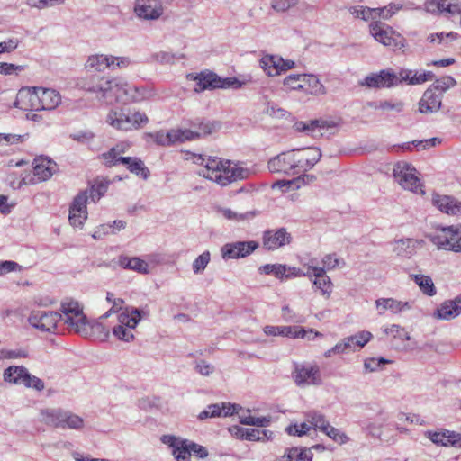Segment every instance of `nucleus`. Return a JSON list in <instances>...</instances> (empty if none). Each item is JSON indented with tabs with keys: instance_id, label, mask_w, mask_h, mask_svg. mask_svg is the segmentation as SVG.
Wrapping results in <instances>:
<instances>
[{
	"instance_id": "30",
	"label": "nucleus",
	"mask_w": 461,
	"mask_h": 461,
	"mask_svg": "<svg viewBox=\"0 0 461 461\" xmlns=\"http://www.w3.org/2000/svg\"><path fill=\"white\" fill-rule=\"evenodd\" d=\"M327 122L323 120H313L310 122H296L294 129L298 132H304L307 135L318 138L323 135L322 130L328 128Z\"/></svg>"
},
{
	"instance_id": "12",
	"label": "nucleus",
	"mask_w": 461,
	"mask_h": 461,
	"mask_svg": "<svg viewBox=\"0 0 461 461\" xmlns=\"http://www.w3.org/2000/svg\"><path fill=\"white\" fill-rule=\"evenodd\" d=\"M369 32L377 42L385 47L394 50L404 47L403 37L395 32L393 27L380 21H375L369 24Z\"/></svg>"
},
{
	"instance_id": "50",
	"label": "nucleus",
	"mask_w": 461,
	"mask_h": 461,
	"mask_svg": "<svg viewBox=\"0 0 461 461\" xmlns=\"http://www.w3.org/2000/svg\"><path fill=\"white\" fill-rule=\"evenodd\" d=\"M303 74H290L283 80V85L287 90H300L303 89L302 85Z\"/></svg>"
},
{
	"instance_id": "13",
	"label": "nucleus",
	"mask_w": 461,
	"mask_h": 461,
	"mask_svg": "<svg viewBox=\"0 0 461 461\" xmlns=\"http://www.w3.org/2000/svg\"><path fill=\"white\" fill-rule=\"evenodd\" d=\"M292 377L296 385L302 388L322 384L320 367L316 364H296Z\"/></svg>"
},
{
	"instance_id": "46",
	"label": "nucleus",
	"mask_w": 461,
	"mask_h": 461,
	"mask_svg": "<svg viewBox=\"0 0 461 461\" xmlns=\"http://www.w3.org/2000/svg\"><path fill=\"white\" fill-rule=\"evenodd\" d=\"M414 279L416 284L424 294L429 296H432L436 294L433 281L429 276L424 275H416Z\"/></svg>"
},
{
	"instance_id": "39",
	"label": "nucleus",
	"mask_w": 461,
	"mask_h": 461,
	"mask_svg": "<svg viewBox=\"0 0 461 461\" xmlns=\"http://www.w3.org/2000/svg\"><path fill=\"white\" fill-rule=\"evenodd\" d=\"M149 122L148 116L139 111L126 112L123 123V131H132L140 128Z\"/></svg>"
},
{
	"instance_id": "63",
	"label": "nucleus",
	"mask_w": 461,
	"mask_h": 461,
	"mask_svg": "<svg viewBox=\"0 0 461 461\" xmlns=\"http://www.w3.org/2000/svg\"><path fill=\"white\" fill-rule=\"evenodd\" d=\"M325 434L340 445L346 444L349 441V438L345 433L341 432L339 429L334 428L333 426H330Z\"/></svg>"
},
{
	"instance_id": "5",
	"label": "nucleus",
	"mask_w": 461,
	"mask_h": 461,
	"mask_svg": "<svg viewBox=\"0 0 461 461\" xmlns=\"http://www.w3.org/2000/svg\"><path fill=\"white\" fill-rule=\"evenodd\" d=\"M61 321L68 328L82 336H87L90 331V325L83 312V306L70 298L64 299L60 303Z\"/></svg>"
},
{
	"instance_id": "62",
	"label": "nucleus",
	"mask_w": 461,
	"mask_h": 461,
	"mask_svg": "<svg viewBox=\"0 0 461 461\" xmlns=\"http://www.w3.org/2000/svg\"><path fill=\"white\" fill-rule=\"evenodd\" d=\"M108 182H100L92 186L89 197L93 202L98 201L107 191Z\"/></svg>"
},
{
	"instance_id": "4",
	"label": "nucleus",
	"mask_w": 461,
	"mask_h": 461,
	"mask_svg": "<svg viewBox=\"0 0 461 461\" xmlns=\"http://www.w3.org/2000/svg\"><path fill=\"white\" fill-rule=\"evenodd\" d=\"M61 102L59 93L43 87H26L19 90L14 105L22 110L50 111Z\"/></svg>"
},
{
	"instance_id": "2",
	"label": "nucleus",
	"mask_w": 461,
	"mask_h": 461,
	"mask_svg": "<svg viewBox=\"0 0 461 461\" xmlns=\"http://www.w3.org/2000/svg\"><path fill=\"white\" fill-rule=\"evenodd\" d=\"M193 161L202 167L198 171L200 176L221 186H226L232 182L246 179L249 176L248 168L242 167L238 163L230 160L194 155Z\"/></svg>"
},
{
	"instance_id": "8",
	"label": "nucleus",
	"mask_w": 461,
	"mask_h": 461,
	"mask_svg": "<svg viewBox=\"0 0 461 461\" xmlns=\"http://www.w3.org/2000/svg\"><path fill=\"white\" fill-rule=\"evenodd\" d=\"M428 238L439 250L461 253V226L440 228Z\"/></svg>"
},
{
	"instance_id": "22",
	"label": "nucleus",
	"mask_w": 461,
	"mask_h": 461,
	"mask_svg": "<svg viewBox=\"0 0 461 461\" xmlns=\"http://www.w3.org/2000/svg\"><path fill=\"white\" fill-rule=\"evenodd\" d=\"M263 247L267 250H275L291 242V235L285 228L268 230L263 233Z\"/></svg>"
},
{
	"instance_id": "61",
	"label": "nucleus",
	"mask_w": 461,
	"mask_h": 461,
	"mask_svg": "<svg viewBox=\"0 0 461 461\" xmlns=\"http://www.w3.org/2000/svg\"><path fill=\"white\" fill-rule=\"evenodd\" d=\"M28 356L24 349L0 348V360L23 358Z\"/></svg>"
},
{
	"instance_id": "35",
	"label": "nucleus",
	"mask_w": 461,
	"mask_h": 461,
	"mask_svg": "<svg viewBox=\"0 0 461 461\" xmlns=\"http://www.w3.org/2000/svg\"><path fill=\"white\" fill-rule=\"evenodd\" d=\"M281 57L278 55L266 54L260 60L259 65L268 77H276L282 74Z\"/></svg>"
},
{
	"instance_id": "11",
	"label": "nucleus",
	"mask_w": 461,
	"mask_h": 461,
	"mask_svg": "<svg viewBox=\"0 0 461 461\" xmlns=\"http://www.w3.org/2000/svg\"><path fill=\"white\" fill-rule=\"evenodd\" d=\"M3 379L6 383L23 384L27 388H33L37 391L44 389V383L41 379L29 373L23 366H11L4 370Z\"/></svg>"
},
{
	"instance_id": "40",
	"label": "nucleus",
	"mask_w": 461,
	"mask_h": 461,
	"mask_svg": "<svg viewBox=\"0 0 461 461\" xmlns=\"http://www.w3.org/2000/svg\"><path fill=\"white\" fill-rule=\"evenodd\" d=\"M348 12L357 19H361L366 22L371 21V23L377 21L375 8L356 5L349 7Z\"/></svg>"
},
{
	"instance_id": "43",
	"label": "nucleus",
	"mask_w": 461,
	"mask_h": 461,
	"mask_svg": "<svg viewBox=\"0 0 461 461\" xmlns=\"http://www.w3.org/2000/svg\"><path fill=\"white\" fill-rule=\"evenodd\" d=\"M368 105L375 110L393 111L395 113H401L404 108L402 101L384 100L378 103H369Z\"/></svg>"
},
{
	"instance_id": "20",
	"label": "nucleus",
	"mask_w": 461,
	"mask_h": 461,
	"mask_svg": "<svg viewBox=\"0 0 461 461\" xmlns=\"http://www.w3.org/2000/svg\"><path fill=\"white\" fill-rule=\"evenodd\" d=\"M88 196L86 193H79L73 200L69 209V222L75 228H82L87 219V203Z\"/></svg>"
},
{
	"instance_id": "47",
	"label": "nucleus",
	"mask_w": 461,
	"mask_h": 461,
	"mask_svg": "<svg viewBox=\"0 0 461 461\" xmlns=\"http://www.w3.org/2000/svg\"><path fill=\"white\" fill-rule=\"evenodd\" d=\"M211 261V253L207 250L199 255L192 263V269L194 275L203 273Z\"/></svg>"
},
{
	"instance_id": "6",
	"label": "nucleus",
	"mask_w": 461,
	"mask_h": 461,
	"mask_svg": "<svg viewBox=\"0 0 461 461\" xmlns=\"http://www.w3.org/2000/svg\"><path fill=\"white\" fill-rule=\"evenodd\" d=\"M187 78L195 81V92L217 88L239 89L245 85V82H241L236 77H221L216 73L209 70L202 71L198 74H188Z\"/></svg>"
},
{
	"instance_id": "60",
	"label": "nucleus",
	"mask_w": 461,
	"mask_h": 461,
	"mask_svg": "<svg viewBox=\"0 0 461 461\" xmlns=\"http://www.w3.org/2000/svg\"><path fill=\"white\" fill-rule=\"evenodd\" d=\"M389 361L384 357H370L365 360L364 369L366 372L372 373L377 371L382 365L388 363Z\"/></svg>"
},
{
	"instance_id": "51",
	"label": "nucleus",
	"mask_w": 461,
	"mask_h": 461,
	"mask_svg": "<svg viewBox=\"0 0 461 461\" xmlns=\"http://www.w3.org/2000/svg\"><path fill=\"white\" fill-rule=\"evenodd\" d=\"M310 424L313 426L314 429H319L323 433H326L328 429L331 426L325 419L324 415L317 412L312 414Z\"/></svg>"
},
{
	"instance_id": "27",
	"label": "nucleus",
	"mask_w": 461,
	"mask_h": 461,
	"mask_svg": "<svg viewBox=\"0 0 461 461\" xmlns=\"http://www.w3.org/2000/svg\"><path fill=\"white\" fill-rule=\"evenodd\" d=\"M442 95L438 94L432 88L429 87L423 94L419 102V111L421 113H432L438 112L442 104Z\"/></svg>"
},
{
	"instance_id": "59",
	"label": "nucleus",
	"mask_w": 461,
	"mask_h": 461,
	"mask_svg": "<svg viewBox=\"0 0 461 461\" xmlns=\"http://www.w3.org/2000/svg\"><path fill=\"white\" fill-rule=\"evenodd\" d=\"M444 1L443 0H428L424 4V9L427 13L432 14L444 15Z\"/></svg>"
},
{
	"instance_id": "44",
	"label": "nucleus",
	"mask_w": 461,
	"mask_h": 461,
	"mask_svg": "<svg viewBox=\"0 0 461 461\" xmlns=\"http://www.w3.org/2000/svg\"><path fill=\"white\" fill-rule=\"evenodd\" d=\"M287 272L286 265L282 264H266L258 268L259 274L273 275L278 279H283Z\"/></svg>"
},
{
	"instance_id": "10",
	"label": "nucleus",
	"mask_w": 461,
	"mask_h": 461,
	"mask_svg": "<svg viewBox=\"0 0 461 461\" xmlns=\"http://www.w3.org/2000/svg\"><path fill=\"white\" fill-rule=\"evenodd\" d=\"M394 180L405 190L415 194H424L425 191L417 176L416 169L405 161H399L393 168Z\"/></svg>"
},
{
	"instance_id": "55",
	"label": "nucleus",
	"mask_w": 461,
	"mask_h": 461,
	"mask_svg": "<svg viewBox=\"0 0 461 461\" xmlns=\"http://www.w3.org/2000/svg\"><path fill=\"white\" fill-rule=\"evenodd\" d=\"M131 330L123 325H117L113 329V333L118 339L130 342L134 339Z\"/></svg>"
},
{
	"instance_id": "16",
	"label": "nucleus",
	"mask_w": 461,
	"mask_h": 461,
	"mask_svg": "<svg viewBox=\"0 0 461 461\" xmlns=\"http://www.w3.org/2000/svg\"><path fill=\"white\" fill-rule=\"evenodd\" d=\"M133 12L141 21H155L164 14V7L161 0H136Z\"/></svg>"
},
{
	"instance_id": "17",
	"label": "nucleus",
	"mask_w": 461,
	"mask_h": 461,
	"mask_svg": "<svg viewBox=\"0 0 461 461\" xmlns=\"http://www.w3.org/2000/svg\"><path fill=\"white\" fill-rule=\"evenodd\" d=\"M219 127L215 122H201L195 131L189 129H172L175 143L193 140L212 133Z\"/></svg>"
},
{
	"instance_id": "28",
	"label": "nucleus",
	"mask_w": 461,
	"mask_h": 461,
	"mask_svg": "<svg viewBox=\"0 0 461 461\" xmlns=\"http://www.w3.org/2000/svg\"><path fill=\"white\" fill-rule=\"evenodd\" d=\"M56 171L57 164L47 158H36L33 161V175L38 182L47 181Z\"/></svg>"
},
{
	"instance_id": "3",
	"label": "nucleus",
	"mask_w": 461,
	"mask_h": 461,
	"mask_svg": "<svg viewBox=\"0 0 461 461\" xmlns=\"http://www.w3.org/2000/svg\"><path fill=\"white\" fill-rule=\"evenodd\" d=\"M82 87L108 104L124 103L134 98L135 88L119 77H94L85 82Z\"/></svg>"
},
{
	"instance_id": "64",
	"label": "nucleus",
	"mask_w": 461,
	"mask_h": 461,
	"mask_svg": "<svg viewBox=\"0 0 461 461\" xmlns=\"http://www.w3.org/2000/svg\"><path fill=\"white\" fill-rule=\"evenodd\" d=\"M311 429V424L303 422L300 424H293L288 426L285 430L289 435L293 436H303L307 434Z\"/></svg>"
},
{
	"instance_id": "15",
	"label": "nucleus",
	"mask_w": 461,
	"mask_h": 461,
	"mask_svg": "<svg viewBox=\"0 0 461 461\" xmlns=\"http://www.w3.org/2000/svg\"><path fill=\"white\" fill-rule=\"evenodd\" d=\"M258 247L255 240L229 242L221 248V256L225 260L239 259L251 255Z\"/></svg>"
},
{
	"instance_id": "53",
	"label": "nucleus",
	"mask_w": 461,
	"mask_h": 461,
	"mask_svg": "<svg viewBox=\"0 0 461 461\" xmlns=\"http://www.w3.org/2000/svg\"><path fill=\"white\" fill-rule=\"evenodd\" d=\"M444 15L455 16L461 14V0H443Z\"/></svg>"
},
{
	"instance_id": "45",
	"label": "nucleus",
	"mask_w": 461,
	"mask_h": 461,
	"mask_svg": "<svg viewBox=\"0 0 461 461\" xmlns=\"http://www.w3.org/2000/svg\"><path fill=\"white\" fill-rule=\"evenodd\" d=\"M456 85V81L451 76H446L434 81L430 88L435 92L438 91V94H443L448 89L454 87Z\"/></svg>"
},
{
	"instance_id": "14",
	"label": "nucleus",
	"mask_w": 461,
	"mask_h": 461,
	"mask_svg": "<svg viewBox=\"0 0 461 461\" xmlns=\"http://www.w3.org/2000/svg\"><path fill=\"white\" fill-rule=\"evenodd\" d=\"M60 321L59 312L46 310L32 311L28 318L32 327L44 332H54Z\"/></svg>"
},
{
	"instance_id": "36",
	"label": "nucleus",
	"mask_w": 461,
	"mask_h": 461,
	"mask_svg": "<svg viewBox=\"0 0 461 461\" xmlns=\"http://www.w3.org/2000/svg\"><path fill=\"white\" fill-rule=\"evenodd\" d=\"M461 298L447 301L442 303L437 310V317L441 320L449 321L461 313Z\"/></svg>"
},
{
	"instance_id": "58",
	"label": "nucleus",
	"mask_w": 461,
	"mask_h": 461,
	"mask_svg": "<svg viewBox=\"0 0 461 461\" xmlns=\"http://www.w3.org/2000/svg\"><path fill=\"white\" fill-rule=\"evenodd\" d=\"M356 347L355 337L351 335L338 342L335 345V350L341 351L343 354L348 351H354Z\"/></svg>"
},
{
	"instance_id": "25",
	"label": "nucleus",
	"mask_w": 461,
	"mask_h": 461,
	"mask_svg": "<svg viewBox=\"0 0 461 461\" xmlns=\"http://www.w3.org/2000/svg\"><path fill=\"white\" fill-rule=\"evenodd\" d=\"M434 74L430 71L419 72L408 68H402L397 74V86L405 82L408 85H420L432 80Z\"/></svg>"
},
{
	"instance_id": "52",
	"label": "nucleus",
	"mask_w": 461,
	"mask_h": 461,
	"mask_svg": "<svg viewBox=\"0 0 461 461\" xmlns=\"http://www.w3.org/2000/svg\"><path fill=\"white\" fill-rule=\"evenodd\" d=\"M151 137L157 144L161 146H169L175 144L174 135L172 134L171 130L167 132L163 131H157L154 134H151Z\"/></svg>"
},
{
	"instance_id": "34",
	"label": "nucleus",
	"mask_w": 461,
	"mask_h": 461,
	"mask_svg": "<svg viewBox=\"0 0 461 461\" xmlns=\"http://www.w3.org/2000/svg\"><path fill=\"white\" fill-rule=\"evenodd\" d=\"M118 264L124 269L133 270L139 274L146 275L150 272L149 264L138 257L121 256L118 259Z\"/></svg>"
},
{
	"instance_id": "19",
	"label": "nucleus",
	"mask_w": 461,
	"mask_h": 461,
	"mask_svg": "<svg viewBox=\"0 0 461 461\" xmlns=\"http://www.w3.org/2000/svg\"><path fill=\"white\" fill-rule=\"evenodd\" d=\"M360 85L369 88H391L397 86V74L386 69L371 73L360 82Z\"/></svg>"
},
{
	"instance_id": "24",
	"label": "nucleus",
	"mask_w": 461,
	"mask_h": 461,
	"mask_svg": "<svg viewBox=\"0 0 461 461\" xmlns=\"http://www.w3.org/2000/svg\"><path fill=\"white\" fill-rule=\"evenodd\" d=\"M240 410H241V407L237 404H230L224 402L221 404H211L208 405L205 410L200 412L198 418L200 420H204L207 418L227 417L231 416L234 413H239Z\"/></svg>"
},
{
	"instance_id": "48",
	"label": "nucleus",
	"mask_w": 461,
	"mask_h": 461,
	"mask_svg": "<svg viewBox=\"0 0 461 461\" xmlns=\"http://www.w3.org/2000/svg\"><path fill=\"white\" fill-rule=\"evenodd\" d=\"M402 8V5L391 3L387 6L375 8L376 20L379 18L388 20Z\"/></svg>"
},
{
	"instance_id": "49",
	"label": "nucleus",
	"mask_w": 461,
	"mask_h": 461,
	"mask_svg": "<svg viewBox=\"0 0 461 461\" xmlns=\"http://www.w3.org/2000/svg\"><path fill=\"white\" fill-rule=\"evenodd\" d=\"M384 332L387 336H391L393 338H397V339H401L402 341L410 339V335L405 330V329L402 328L401 326H399L397 324H392V325H390L388 327H385L384 329Z\"/></svg>"
},
{
	"instance_id": "21",
	"label": "nucleus",
	"mask_w": 461,
	"mask_h": 461,
	"mask_svg": "<svg viewBox=\"0 0 461 461\" xmlns=\"http://www.w3.org/2000/svg\"><path fill=\"white\" fill-rule=\"evenodd\" d=\"M309 270H312V278L310 280L315 290L319 291L323 298L330 299L333 291V283L324 268L309 266Z\"/></svg>"
},
{
	"instance_id": "29",
	"label": "nucleus",
	"mask_w": 461,
	"mask_h": 461,
	"mask_svg": "<svg viewBox=\"0 0 461 461\" xmlns=\"http://www.w3.org/2000/svg\"><path fill=\"white\" fill-rule=\"evenodd\" d=\"M216 213L219 217L229 221L233 223L246 222L258 214L257 211H247L245 212H239L228 207H217Z\"/></svg>"
},
{
	"instance_id": "18",
	"label": "nucleus",
	"mask_w": 461,
	"mask_h": 461,
	"mask_svg": "<svg viewBox=\"0 0 461 461\" xmlns=\"http://www.w3.org/2000/svg\"><path fill=\"white\" fill-rule=\"evenodd\" d=\"M162 441L172 448L185 450L189 452V455H194L198 458H205L208 456V451L204 447L188 439H183L172 435H165L162 438Z\"/></svg>"
},
{
	"instance_id": "1",
	"label": "nucleus",
	"mask_w": 461,
	"mask_h": 461,
	"mask_svg": "<svg viewBox=\"0 0 461 461\" xmlns=\"http://www.w3.org/2000/svg\"><path fill=\"white\" fill-rule=\"evenodd\" d=\"M321 158L319 148L294 149L272 158L267 167L273 173L294 176L312 169Z\"/></svg>"
},
{
	"instance_id": "31",
	"label": "nucleus",
	"mask_w": 461,
	"mask_h": 461,
	"mask_svg": "<svg viewBox=\"0 0 461 461\" xmlns=\"http://www.w3.org/2000/svg\"><path fill=\"white\" fill-rule=\"evenodd\" d=\"M302 91L312 95H324L327 93L326 87L321 84L319 77L312 74H303Z\"/></svg>"
},
{
	"instance_id": "38",
	"label": "nucleus",
	"mask_w": 461,
	"mask_h": 461,
	"mask_svg": "<svg viewBox=\"0 0 461 461\" xmlns=\"http://www.w3.org/2000/svg\"><path fill=\"white\" fill-rule=\"evenodd\" d=\"M113 66V56L104 54H95L88 57L85 68L87 70L104 71L107 68Z\"/></svg>"
},
{
	"instance_id": "7",
	"label": "nucleus",
	"mask_w": 461,
	"mask_h": 461,
	"mask_svg": "<svg viewBox=\"0 0 461 461\" xmlns=\"http://www.w3.org/2000/svg\"><path fill=\"white\" fill-rule=\"evenodd\" d=\"M41 416L44 423L55 428L81 430L85 427L84 419L69 411L46 409L41 411Z\"/></svg>"
},
{
	"instance_id": "33",
	"label": "nucleus",
	"mask_w": 461,
	"mask_h": 461,
	"mask_svg": "<svg viewBox=\"0 0 461 461\" xmlns=\"http://www.w3.org/2000/svg\"><path fill=\"white\" fill-rule=\"evenodd\" d=\"M279 336L287 338H302L308 339L309 340L314 339V338H322V333L313 330L312 329L305 330L296 326H281Z\"/></svg>"
},
{
	"instance_id": "57",
	"label": "nucleus",
	"mask_w": 461,
	"mask_h": 461,
	"mask_svg": "<svg viewBox=\"0 0 461 461\" xmlns=\"http://www.w3.org/2000/svg\"><path fill=\"white\" fill-rule=\"evenodd\" d=\"M23 270V267L19 265L15 261L12 260H5L0 261V276H3L6 274L12 272H22Z\"/></svg>"
},
{
	"instance_id": "41",
	"label": "nucleus",
	"mask_w": 461,
	"mask_h": 461,
	"mask_svg": "<svg viewBox=\"0 0 461 461\" xmlns=\"http://www.w3.org/2000/svg\"><path fill=\"white\" fill-rule=\"evenodd\" d=\"M126 117V111L123 109H113L106 117V122L113 128L123 131L124 119Z\"/></svg>"
},
{
	"instance_id": "56",
	"label": "nucleus",
	"mask_w": 461,
	"mask_h": 461,
	"mask_svg": "<svg viewBox=\"0 0 461 461\" xmlns=\"http://www.w3.org/2000/svg\"><path fill=\"white\" fill-rule=\"evenodd\" d=\"M299 0H272L271 7L277 13H285L298 5Z\"/></svg>"
},
{
	"instance_id": "23",
	"label": "nucleus",
	"mask_w": 461,
	"mask_h": 461,
	"mask_svg": "<svg viewBox=\"0 0 461 461\" xmlns=\"http://www.w3.org/2000/svg\"><path fill=\"white\" fill-rule=\"evenodd\" d=\"M378 315H384L386 311L393 314H398L411 309V303L399 301L394 298H378L375 302Z\"/></svg>"
},
{
	"instance_id": "9",
	"label": "nucleus",
	"mask_w": 461,
	"mask_h": 461,
	"mask_svg": "<svg viewBox=\"0 0 461 461\" xmlns=\"http://www.w3.org/2000/svg\"><path fill=\"white\" fill-rule=\"evenodd\" d=\"M124 149L121 146H116L112 148L107 153L103 155L104 162L107 167L115 166L119 163L127 166V168L133 174L142 177L143 179H147L149 171L145 167L143 161H141L138 158H131V157H122L121 153H123Z\"/></svg>"
},
{
	"instance_id": "37",
	"label": "nucleus",
	"mask_w": 461,
	"mask_h": 461,
	"mask_svg": "<svg viewBox=\"0 0 461 461\" xmlns=\"http://www.w3.org/2000/svg\"><path fill=\"white\" fill-rule=\"evenodd\" d=\"M236 436L240 438L252 441H265L272 438L273 432L267 429H244L235 427Z\"/></svg>"
},
{
	"instance_id": "54",
	"label": "nucleus",
	"mask_w": 461,
	"mask_h": 461,
	"mask_svg": "<svg viewBox=\"0 0 461 461\" xmlns=\"http://www.w3.org/2000/svg\"><path fill=\"white\" fill-rule=\"evenodd\" d=\"M426 438H429L434 444L447 447V431L446 429L438 430V431H426Z\"/></svg>"
},
{
	"instance_id": "32",
	"label": "nucleus",
	"mask_w": 461,
	"mask_h": 461,
	"mask_svg": "<svg viewBox=\"0 0 461 461\" xmlns=\"http://www.w3.org/2000/svg\"><path fill=\"white\" fill-rule=\"evenodd\" d=\"M148 313L143 310L138 308H126L118 316L119 324L123 325L129 329H134L140 321L142 317L147 316Z\"/></svg>"
},
{
	"instance_id": "26",
	"label": "nucleus",
	"mask_w": 461,
	"mask_h": 461,
	"mask_svg": "<svg viewBox=\"0 0 461 461\" xmlns=\"http://www.w3.org/2000/svg\"><path fill=\"white\" fill-rule=\"evenodd\" d=\"M432 203L444 213L461 215V202L452 196L435 194L432 196Z\"/></svg>"
},
{
	"instance_id": "42",
	"label": "nucleus",
	"mask_w": 461,
	"mask_h": 461,
	"mask_svg": "<svg viewBox=\"0 0 461 461\" xmlns=\"http://www.w3.org/2000/svg\"><path fill=\"white\" fill-rule=\"evenodd\" d=\"M415 240L412 239H401L393 243V250L399 256H410L415 247Z\"/></svg>"
}]
</instances>
